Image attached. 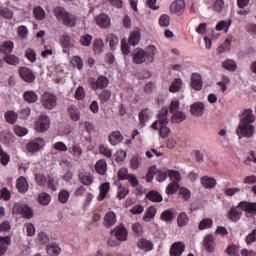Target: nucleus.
Returning a JSON list of instances; mask_svg holds the SVG:
<instances>
[{
  "mask_svg": "<svg viewBox=\"0 0 256 256\" xmlns=\"http://www.w3.org/2000/svg\"><path fill=\"white\" fill-rule=\"evenodd\" d=\"M139 249H144V251H151L153 249V243L145 238L138 241Z\"/></svg>",
  "mask_w": 256,
  "mask_h": 256,
  "instance_id": "a18cd8bd",
  "label": "nucleus"
},
{
  "mask_svg": "<svg viewBox=\"0 0 256 256\" xmlns=\"http://www.w3.org/2000/svg\"><path fill=\"white\" fill-rule=\"evenodd\" d=\"M169 109L162 108L158 114V119L151 125L152 129L159 131V127L169 124Z\"/></svg>",
  "mask_w": 256,
  "mask_h": 256,
  "instance_id": "423d86ee",
  "label": "nucleus"
},
{
  "mask_svg": "<svg viewBox=\"0 0 256 256\" xmlns=\"http://www.w3.org/2000/svg\"><path fill=\"white\" fill-rule=\"evenodd\" d=\"M109 189H111V184L109 182L103 183L100 186V195H99V199L101 201H103V199H105V197H107V193H109Z\"/></svg>",
  "mask_w": 256,
  "mask_h": 256,
  "instance_id": "864d4df0",
  "label": "nucleus"
},
{
  "mask_svg": "<svg viewBox=\"0 0 256 256\" xmlns=\"http://www.w3.org/2000/svg\"><path fill=\"white\" fill-rule=\"evenodd\" d=\"M179 189H181V186L179 184H177L176 182H170L166 187L165 193L166 195H175V193H177Z\"/></svg>",
  "mask_w": 256,
  "mask_h": 256,
  "instance_id": "37998d69",
  "label": "nucleus"
},
{
  "mask_svg": "<svg viewBox=\"0 0 256 256\" xmlns=\"http://www.w3.org/2000/svg\"><path fill=\"white\" fill-rule=\"evenodd\" d=\"M185 252V245L183 242L173 243L170 249L171 256H181Z\"/></svg>",
  "mask_w": 256,
  "mask_h": 256,
  "instance_id": "aec40b11",
  "label": "nucleus"
},
{
  "mask_svg": "<svg viewBox=\"0 0 256 256\" xmlns=\"http://www.w3.org/2000/svg\"><path fill=\"white\" fill-rule=\"evenodd\" d=\"M117 223V215L113 211H109L103 218V225L106 229L113 227Z\"/></svg>",
  "mask_w": 256,
  "mask_h": 256,
  "instance_id": "2eb2a0df",
  "label": "nucleus"
},
{
  "mask_svg": "<svg viewBox=\"0 0 256 256\" xmlns=\"http://www.w3.org/2000/svg\"><path fill=\"white\" fill-rule=\"evenodd\" d=\"M200 183L204 189H214L215 185H217V180L211 176H203L200 179Z\"/></svg>",
  "mask_w": 256,
  "mask_h": 256,
  "instance_id": "412c9836",
  "label": "nucleus"
},
{
  "mask_svg": "<svg viewBox=\"0 0 256 256\" xmlns=\"http://www.w3.org/2000/svg\"><path fill=\"white\" fill-rule=\"evenodd\" d=\"M108 141L112 145H119L123 141V135L119 131H114L109 135Z\"/></svg>",
  "mask_w": 256,
  "mask_h": 256,
  "instance_id": "c756f323",
  "label": "nucleus"
},
{
  "mask_svg": "<svg viewBox=\"0 0 256 256\" xmlns=\"http://www.w3.org/2000/svg\"><path fill=\"white\" fill-rule=\"evenodd\" d=\"M68 113L72 121H79V119H81V112H79V109L75 106L69 108Z\"/></svg>",
  "mask_w": 256,
  "mask_h": 256,
  "instance_id": "603ef678",
  "label": "nucleus"
},
{
  "mask_svg": "<svg viewBox=\"0 0 256 256\" xmlns=\"http://www.w3.org/2000/svg\"><path fill=\"white\" fill-rule=\"evenodd\" d=\"M155 215H157V208H155V206H150L147 209L143 219H144V221H149V219H153V217H155Z\"/></svg>",
  "mask_w": 256,
  "mask_h": 256,
  "instance_id": "052dcab7",
  "label": "nucleus"
},
{
  "mask_svg": "<svg viewBox=\"0 0 256 256\" xmlns=\"http://www.w3.org/2000/svg\"><path fill=\"white\" fill-rule=\"evenodd\" d=\"M213 227V219L204 218L198 225V229L200 231H204V229H211Z\"/></svg>",
  "mask_w": 256,
  "mask_h": 256,
  "instance_id": "de8ad7c7",
  "label": "nucleus"
},
{
  "mask_svg": "<svg viewBox=\"0 0 256 256\" xmlns=\"http://www.w3.org/2000/svg\"><path fill=\"white\" fill-rule=\"evenodd\" d=\"M79 43L82 47H91V43H93V36H91V34H84L80 36Z\"/></svg>",
  "mask_w": 256,
  "mask_h": 256,
  "instance_id": "c03bdc74",
  "label": "nucleus"
},
{
  "mask_svg": "<svg viewBox=\"0 0 256 256\" xmlns=\"http://www.w3.org/2000/svg\"><path fill=\"white\" fill-rule=\"evenodd\" d=\"M103 40L101 38H97L93 42V51L94 53H97L98 55H101L103 53Z\"/></svg>",
  "mask_w": 256,
  "mask_h": 256,
  "instance_id": "09e8293b",
  "label": "nucleus"
},
{
  "mask_svg": "<svg viewBox=\"0 0 256 256\" xmlns=\"http://www.w3.org/2000/svg\"><path fill=\"white\" fill-rule=\"evenodd\" d=\"M170 11L174 15H177L178 17L180 15H183L185 13V1L183 0H176L170 5Z\"/></svg>",
  "mask_w": 256,
  "mask_h": 256,
  "instance_id": "f8f14e48",
  "label": "nucleus"
},
{
  "mask_svg": "<svg viewBox=\"0 0 256 256\" xmlns=\"http://www.w3.org/2000/svg\"><path fill=\"white\" fill-rule=\"evenodd\" d=\"M33 15L38 21H43V19H45V10L43 7L37 6L33 8Z\"/></svg>",
  "mask_w": 256,
  "mask_h": 256,
  "instance_id": "8fccbe9b",
  "label": "nucleus"
},
{
  "mask_svg": "<svg viewBox=\"0 0 256 256\" xmlns=\"http://www.w3.org/2000/svg\"><path fill=\"white\" fill-rule=\"evenodd\" d=\"M130 165H131V168L134 170L139 169V167L141 165V157H139V155L132 156V158L130 160Z\"/></svg>",
  "mask_w": 256,
  "mask_h": 256,
  "instance_id": "338daca9",
  "label": "nucleus"
},
{
  "mask_svg": "<svg viewBox=\"0 0 256 256\" xmlns=\"http://www.w3.org/2000/svg\"><path fill=\"white\" fill-rule=\"evenodd\" d=\"M72 65L77 67L79 71L83 70V58L81 56H73L72 57Z\"/></svg>",
  "mask_w": 256,
  "mask_h": 256,
  "instance_id": "69168bd1",
  "label": "nucleus"
},
{
  "mask_svg": "<svg viewBox=\"0 0 256 256\" xmlns=\"http://www.w3.org/2000/svg\"><path fill=\"white\" fill-rule=\"evenodd\" d=\"M177 223L178 227H185L187 223H189V217L187 216V213H180L177 218Z\"/></svg>",
  "mask_w": 256,
  "mask_h": 256,
  "instance_id": "6e6d98bb",
  "label": "nucleus"
},
{
  "mask_svg": "<svg viewBox=\"0 0 256 256\" xmlns=\"http://www.w3.org/2000/svg\"><path fill=\"white\" fill-rule=\"evenodd\" d=\"M69 197H71V194L67 190H62L58 194V200L62 203L65 204L69 201Z\"/></svg>",
  "mask_w": 256,
  "mask_h": 256,
  "instance_id": "0e129e2a",
  "label": "nucleus"
},
{
  "mask_svg": "<svg viewBox=\"0 0 256 256\" xmlns=\"http://www.w3.org/2000/svg\"><path fill=\"white\" fill-rule=\"evenodd\" d=\"M98 151L100 155H103V157H106L107 159H111V157H113V151L107 145L101 144Z\"/></svg>",
  "mask_w": 256,
  "mask_h": 256,
  "instance_id": "79ce46f5",
  "label": "nucleus"
},
{
  "mask_svg": "<svg viewBox=\"0 0 256 256\" xmlns=\"http://www.w3.org/2000/svg\"><path fill=\"white\" fill-rule=\"evenodd\" d=\"M168 177L171 183H181V173L177 170H168Z\"/></svg>",
  "mask_w": 256,
  "mask_h": 256,
  "instance_id": "a19ab883",
  "label": "nucleus"
},
{
  "mask_svg": "<svg viewBox=\"0 0 256 256\" xmlns=\"http://www.w3.org/2000/svg\"><path fill=\"white\" fill-rule=\"evenodd\" d=\"M45 147V140L43 138H36L26 145V151L30 153V155H35V153H39L41 149Z\"/></svg>",
  "mask_w": 256,
  "mask_h": 256,
  "instance_id": "6e6552de",
  "label": "nucleus"
},
{
  "mask_svg": "<svg viewBox=\"0 0 256 256\" xmlns=\"http://www.w3.org/2000/svg\"><path fill=\"white\" fill-rule=\"evenodd\" d=\"M222 67L226 69V71H237V63L231 59L222 62Z\"/></svg>",
  "mask_w": 256,
  "mask_h": 256,
  "instance_id": "49530a36",
  "label": "nucleus"
},
{
  "mask_svg": "<svg viewBox=\"0 0 256 256\" xmlns=\"http://www.w3.org/2000/svg\"><path fill=\"white\" fill-rule=\"evenodd\" d=\"M111 233L114 234V237H116L118 241H127V237L129 235L127 228H125V225L123 224L116 226Z\"/></svg>",
  "mask_w": 256,
  "mask_h": 256,
  "instance_id": "9b49d317",
  "label": "nucleus"
},
{
  "mask_svg": "<svg viewBox=\"0 0 256 256\" xmlns=\"http://www.w3.org/2000/svg\"><path fill=\"white\" fill-rule=\"evenodd\" d=\"M9 245H11V236H0V256L7 253Z\"/></svg>",
  "mask_w": 256,
  "mask_h": 256,
  "instance_id": "4be33fe9",
  "label": "nucleus"
},
{
  "mask_svg": "<svg viewBox=\"0 0 256 256\" xmlns=\"http://www.w3.org/2000/svg\"><path fill=\"white\" fill-rule=\"evenodd\" d=\"M191 87L195 91H201L203 89V78L199 73H193L191 76Z\"/></svg>",
  "mask_w": 256,
  "mask_h": 256,
  "instance_id": "dca6fc26",
  "label": "nucleus"
},
{
  "mask_svg": "<svg viewBox=\"0 0 256 256\" xmlns=\"http://www.w3.org/2000/svg\"><path fill=\"white\" fill-rule=\"evenodd\" d=\"M4 117L7 123H9L10 125H15V123H17L19 115L15 111L9 110L5 112Z\"/></svg>",
  "mask_w": 256,
  "mask_h": 256,
  "instance_id": "473e14b6",
  "label": "nucleus"
},
{
  "mask_svg": "<svg viewBox=\"0 0 256 256\" xmlns=\"http://www.w3.org/2000/svg\"><path fill=\"white\" fill-rule=\"evenodd\" d=\"M151 119V110L149 108H144L139 113V122L141 125H145L147 121Z\"/></svg>",
  "mask_w": 256,
  "mask_h": 256,
  "instance_id": "2f4dec72",
  "label": "nucleus"
},
{
  "mask_svg": "<svg viewBox=\"0 0 256 256\" xmlns=\"http://www.w3.org/2000/svg\"><path fill=\"white\" fill-rule=\"evenodd\" d=\"M3 60L8 65L17 66V65H19V63H21V60L19 59V57L15 56L13 54H6V55H4L3 56Z\"/></svg>",
  "mask_w": 256,
  "mask_h": 256,
  "instance_id": "f704fd0d",
  "label": "nucleus"
},
{
  "mask_svg": "<svg viewBox=\"0 0 256 256\" xmlns=\"http://www.w3.org/2000/svg\"><path fill=\"white\" fill-rule=\"evenodd\" d=\"M78 179L80 183H82V185H86L87 187H89V185H91L93 181H95V178L89 172H80L78 174Z\"/></svg>",
  "mask_w": 256,
  "mask_h": 256,
  "instance_id": "6ab92c4d",
  "label": "nucleus"
},
{
  "mask_svg": "<svg viewBox=\"0 0 256 256\" xmlns=\"http://www.w3.org/2000/svg\"><path fill=\"white\" fill-rule=\"evenodd\" d=\"M49 127H51V119L49 116L41 114L35 123L36 131L38 133H45V131L49 130Z\"/></svg>",
  "mask_w": 256,
  "mask_h": 256,
  "instance_id": "0eeeda50",
  "label": "nucleus"
},
{
  "mask_svg": "<svg viewBox=\"0 0 256 256\" xmlns=\"http://www.w3.org/2000/svg\"><path fill=\"white\" fill-rule=\"evenodd\" d=\"M68 151L75 159H79L83 155V149L79 144H73L72 147L68 148Z\"/></svg>",
  "mask_w": 256,
  "mask_h": 256,
  "instance_id": "e433bc0d",
  "label": "nucleus"
},
{
  "mask_svg": "<svg viewBox=\"0 0 256 256\" xmlns=\"http://www.w3.org/2000/svg\"><path fill=\"white\" fill-rule=\"evenodd\" d=\"M48 255L50 256H58L61 255V247H59V244L53 243L47 246L46 249Z\"/></svg>",
  "mask_w": 256,
  "mask_h": 256,
  "instance_id": "c9c22d12",
  "label": "nucleus"
},
{
  "mask_svg": "<svg viewBox=\"0 0 256 256\" xmlns=\"http://www.w3.org/2000/svg\"><path fill=\"white\" fill-rule=\"evenodd\" d=\"M190 113L194 117H203L205 113V104L203 102H196L190 106Z\"/></svg>",
  "mask_w": 256,
  "mask_h": 256,
  "instance_id": "4468645a",
  "label": "nucleus"
},
{
  "mask_svg": "<svg viewBox=\"0 0 256 256\" xmlns=\"http://www.w3.org/2000/svg\"><path fill=\"white\" fill-rule=\"evenodd\" d=\"M237 207L246 213H256V202L241 201Z\"/></svg>",
  "mask_w": 256,
  "mask_h": 256,
  "instance_id": "a211bd4d",
  "label": "nucleus"
},
{
  "mask_svg": "<svg viewBox=\"0 0 256 256\" xmlns=\"http://www.w3.org/2000/svg\"><path fill=\"white\" fill-rule=\"evenodd\" d=\"M88 85L92 91L107 89V87H109V78L103 75H100L97 78L90 77L88 78Z\"/></svg>",
  "mask_w": 256,
  "mask_h": 256,
  "instance_id": "20e7f679",
  "label": "nucleus"
},
{
  "mask_svg": "<svg viewBox=\"0 0 256 256\" xmlns=\"http://www.w3.org/2000/svg\"><path fill=\"white\" fill-rule=\"evenodd\" d=\"M95 170L98 175H105V173H107V160H98L95 164Z\"/></svg>",
  "mask_w": 256,
  "mask_h": 256,
  "instance_id": "a878e982",
  "label": "nucleus"
},
{
  "mask_svg": "<svg viewBox=\"0 0 256 256\" xmlns=\"http://www.w3.org/2000/svg\"><path fill=\"white\" fill-rule=\"evenodd\" d=\"M187 119L185 112L176 111L172 114L171 122L172 123H183Z\"/></svg>",
  "mask_w": 256,
  "mask_h": 256,
  "instance_id": "58836bf2",
  "label": "nucleus"
},
{
  "mask_svg": "<svg viewBox=\"0 0 256 256\" xmlns=\"http://www.w3.org/2000/svg\"><path fill=\"white\" fill-rule=\"evenodd\" d=\"M203 243L206 251L209 253H213V251H215V237L213 234H207L204 237Z\"/></svg>",
  "mask_w": 256,
  "mask_h": 256,
  "instance_id": "f3484780",
  "label": "nucleus"
},
{
  "mask_svg": "<svg viewBox=\"0 0 256 256\" xmlns=\"http://www.w3.org/2000/svg\"><path fill=\"white\" fill-rule=\"evenodd\" d=\"M13 213L14 215H22L25 219H31L33 217V209L27 204H21L19 202L14 204Z\"/></svg>",
  "mask_w": 256,
  "mask_h": 256,
  "instance_id": "39448f33",
  "label": "nucleus"
},
{
  "mask_svg": "<svg viewBox=\"0 0 256 256\" xmlns=\"http://www.w3.org/2000/svg\"><path fill=\"white\" fill-rule=\"evenodd\" d=\"M161 221H165V223H171L173 221V211L171 209L165 210L160 215Z\"/></svg>",
  "mask_w": 256,
  "mask_h": 256,
  "instance_id": "4d7b16f0",
  "label": "nucleus"
},
{
  "mask_svg": "<svg viewBox=\"0 0 256 256\" xmlns=\"http://www.w3.org/2000/svg\"><path fill=\"white\" fill-rule=\"evenodd\" d=\"M106 41L109 42L110 49L114 50L117 45H119V38L115 34H109L106 38Z\"/></svg>",
  "mask_w": 256,
  "mask_h": 256,
  "instance_id": "5fc2aeb1",
  "label": "nucleus"
},
{
  "mask_svg": "<svg viewBox=\"0 0 256 256\" xmlns=\"http://www.w3.org/2000/svg\"><path fill=\"white\" fill-rule=\"evenodd\" d=\"M53 14L57 21L63 23L66 27H75V25H77V16L68 13V11L61 6L55 7L53 9Z\"/></svg>",
  "mask_w": 256,
  "mask_h": 256,
  "instance_id": "7ed1b4c3",
  "label": "nucleus"
},
{
  "mask_svg": "<svg viewBox=\"0 0 256 256\" xmlns=\"http://www.w3.org/2000/svg\"><path fill=\"white\" fill-rule=\"evenodd\" d=\"M141 41V32L139 30H135L130 33V36L128 38V44L135 47V45H139V42Z\"/></svg>",
  "mask_w": 256,
  "mask_h": 256,
  "instance_id": "bb28decb",
  "label": "nucleus"
},
{
  "mask_svg": "<svg viewBox=\"0 0 256 256\" xmlns=\"http://www.w3.org/2000/svg\"><path fill=\"white\" fill-rule=\"evenodd\" d=\"M95 21L101 29H109V27H111V18L106 14H99L95 16Z\"/></svg>",
  "mask_w": 256,
  "mask_h": 256,
  "instance_id": "ddd939ff",
  "label": "nucleus"
},
{
  "mask_svg": "<svg viewBox=\"0 0 256 256\" xmlns=\"http://www.w3.org/2000/svg\"><path fill=\"white\" fill-rule=\"evenodd\" d=\"M0 17L4 19H13V11L5 6H0Z\"/></svg>",
  "mask_w": 256,
  "mask_h": 256,
  "instance_id": "bf43d9fd",
  "label": "nucleus"
},
{
  "mask_svg": "<svg viewBox=\"0 0 256 256\" xmlns=\"http://www.w3.org/2000/svg\"><path fill=\"white\" fill-rule=\"evenodd\" d=\"M245 242L247 245H253V243H256V229L252 230V232L246 236Z\"/></svg>",
  "mask_w": 256,
  "mask_h": 256,
  "instance_id": "774afa93",
  "label": "nucleus"
},
{
  "mask_svg": "<svg viewBox=\"0 0 256 256\" xmlns=\"http://www.w3.org/2000/svg\"><path fill=\"white\" fill-rule=\"evenodd\" d=\"M18 37L20 39H27V36L29 35V29L25 25H21L17 29Z\"/></svg>",
  "mask_w": 256,
  "mask_h": 256,
  "instance_id": "680f3d73",
  "label": "nucleus"
},
{
  "mask_svg": "<svg viewBox=\"0 0 256 256\" xmlns=\"http://www.w3.org/2000/svg\"><path fill=\"white\" fill-rule=\"evenodd\" d=\"M155 55H157V47L150 45L146 48V51L143 48H136L133 54V63L135 65H143V63H153L155 61Z\"/></svg>",
  "mask_w": 256,
  "mask_h": 256,
  "instance_id": "f03ea898",
  "label": "nucleus"
},
{
  "mask_svg": "<svg viewBox=\"0 0 256 256\" xmlns=\"http://www.w3.org/2000/svg\"><path fill=\"white\" fill-rule=\"evenodd\" d=\"M112 92L109 89H102V91L98 94V99L102 104L107 103L109 99H111Z\"/></svg>",
  "mask_w": 256,
  "mask_h": 256,
  "instance_id": "4c0bfd02",
  "label": "nucleus"
},
{
  "mask_svg": "<svg viewBox=\"0 0 256 256\" xmlns=\"http://www.w3.org/2000/svg\"><path fill=\"white\" fill-rule=\"evenodd\" d=\"M23 99L26 101V103H37V100L39 97L37 96V93L33 90H27L23 94Z\"/></svg>",
  "mask_w": 256,
  "mask_h": 256,
  "instance_id": "cd10ccee",
  "label": "nucleus"
},
{
  "mask_svg": "<svg viewBox=\"0 0 256 256\" xmlns=\"http://www.w3.org/2000/svg\"><path fill=\"white\" fill-rule=\"evenodd\" d=\"M115 185L118 187L117 198L120 200L125 199L129 195V188L124 187L119 182H115Z\"/></svg>",
  "mask_w": 256,
  "mask_h": 256,
  "instance_id": "ea45409f",
  "label": "nucleus"
},
{
  "mask_svg": "<svg viewBox=\"0 0 256 256\" xmlns=\"http://www.w3.org/2000/svg\"><path fill=\"white\" fill-rule=\"evenodd\" d=\"M42 105L45 109H55L57 107V96L51 92H44L42 95Z\"/></svg>",
  "mask_w": 256,
  "mask_h": 256,
  "instance_id": "1a4fd4ad",
  "label": "nucleus"
},
{
  "mask_svg": "<svg viewBox=\"0 0 256 256\" xmlns=\"http://www.w3.org/2000/svg\"><path fill=\"white\" fill-rule=\"evenodd\" d=\"M146 197L149 201H153V203H161L163 201V196L158 191H150Z\"/></svg>",
  "mask_w": 256,
  "mask_h": 256,
  "instance_id": "72a5a7b5",
  "label": "nucleus"
},
{
  "mask_svg": "<svg viewBox=\"0 0 256 256\" xmlns=\"http://www.w3.org/2000/svg\"><path fill=\"white\" fill-rule=\"evenodd\" d=\"M18 75L21 79L25 81V83H33V81L37 79L33 70H31V68H28L27 66H20L18 68Z\"/></svg>",
  "mask_w": 256,
  "mask_h": 256,
  "instance_id": "9d476101",
  "label": "nucleus"
},
{
  "mask_svg": "<svg viewBox=\"0 0 256 256\" xmlns=\"http://www.w3.org/2000/svg\"><path fill=\"white\" fill-rule=\"evenodd\" d=\"M253 122H255V115H253V111L251 109L244 110L240 123L236 129L238 139H249V137H253L255 133V126L251 124Z\"/></svg>",
  "mask_w": 256,
  "mask_h": 256,
  "instance_id": "f257e3e1",
  "label": "nucleus"
},
{
  "mask_svg": "<svg viewBox=\"0 0 256 256\" xmlns=\"http://www.w3.org/2000/svg\"><path fill=\"white\" fill-rule=\"evenodd\" d=\"M16 189H18L19 193H27V191H29V183H27L25 177L22 176L17 179Z\"/></svg>",
  "mask_w": 256,
  "mask_h": 256,
  "instance_id": "5701e85b",
  "label": "nucleus"
},
{
  "mask_svg": "<svg viewBox=\"0 0 256 256\" xmlns=\"http://www.w3.org/2000/svg\"><path fill=\"white\" fill-rule=\"evenodd\" d=\"M38 202L40 203V205H49V203H51V195L46 192L40 193L38 196Z\"/></svg>",
  "mask_w": 256,
  "mask_h": 256,
  "instance_id": "3c124183",
  "label": "nucleus"
},
{
  "mask_svg": "<svg viewBox=\"0 0 256 256\" xmlns=\"http://www.w3.org/2000/svg\"><path fill=\"white\" fill-rule=\"evenodd\" d=\"M181 87H183V80H181V78H176L171 82L169 92L178 93V91H181Z\"/></svg>",
  "mask_w": 256,
  "mask_h": 256,
  "instance_id": "7c9ffc66",
  "label": "nucleus"
},
{
  "mask_svg": "<svg viewBox=\"0 0 256 256\" xmlns=\"http://www.w3.org/2000/svg\"><path fill=\"white\" fill-rule=\"evenodd\" d=\"M15 48V44L13 41H5L1 46H0V53H3L4 55H9L13 53V49Z\"/></svg>",
  "mask_w": 256,
  "mask_h": 256,
  "instance_id": "393cba45",
  "label": "nucleus"
},
{
  "mask_svg": "<svg viewBox=\"0 0 256 256\" xmlns=\"http://www.w3.org/2000/svg\"><path fill=\"white\" fill-rule=\"evenodd\" d=\"M237 209H239V207H232L228 212V218L230 219V221H232V223H237V221L241 219V215H243V212Z\"/></svg>",
  "mask_w": 256,
  "mask_h": 256,
  "instance_id": "b1692460",
  "label": "nucleus"
},
{
  "mask_svg": "<svg viewBox=\"0 0 256 256\" xmlns=\"http://www.w3.org/2000/svg\"><path fill=\"white\" fill-rule=\"evenodd\" d=\"M13 131L17 137H25L27 133H29V130L26 127L15 125L13 128Z\"/></svg>",
  "mask_w": 256,
  "mask_h": 256,
  "instance_id": "13d9d810",
  "label": "nucleus"
},
{
  "mask_svg": "<svg viewBox=\"0 0 256 256\" xmlns=\"http://www.w3.org/2000/svg\"><path fill=\"white\" fill-rule=\"evenodd\" d=\"M231 49V39L227 38L225 42L217 48L218 53H226Z\"/></svg>",
  "mask_w": 256,
  "mask_h": 256,
  "instance_id": "e2e57ef3",
  "label": "nucleus"
},
{
  "mask_svg": "<svg viewBox=\"0 0 256 256\" xmlns=\"http://www.w3.org/2000/svg\"><path fill=\"white\" fill-rule=\"evenodd\" d=\"M60 45L63 49H71L73 47V38L69 34H64L60 38Z\"/></svg>",
  "mask_w": 256,
  "mask_h": 256,
  "instance_id": "c85d7f7f",
  "label": "nucleus"
}]
</instances>
